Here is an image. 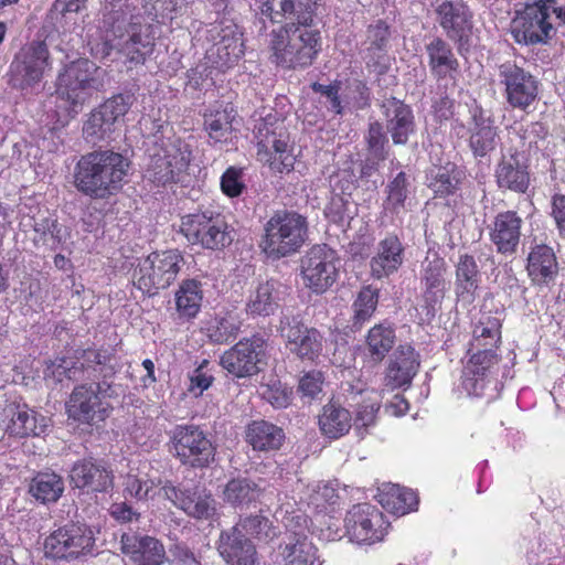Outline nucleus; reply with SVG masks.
Instances as JSON below:
<instances>
[{
	"label": "nucleus",
	"mask_w": 565,
	"mask_h": 565,
	"mask_svg": "<svg viewBox=\"0 0 565 565\" xmlns=\"http://www.w3.org/2000/svg\"><path fill=\"white\" fill-rule=\"evenodd\" d=\"M286 347L301 361L315 363L322 355L326 338L315 327H308L301 321L289 324L286 334Z\"/></svg>",
	"instance_id": "27"
},
{
	"label": "nucleus",
	"mask_w": 565,
	"mask_h": 565,
	"mask_svg": "<svg viewBox=\"0 0 565 565\" xmlns=\"http://www.w3.org/2000/svg\"><path fill=\"white\" fill-rule=\"evenodd\" d=\"M141 35L135 26L128 33V38L118 43V53L125 57V63L128 64V68H132V65H138L141 60Z\"/></svg>",
	"instance_id": "60"
},
{
	"label": "nucleus",
	"mask_w": 565,
	"mask_h": 565,
	"mask_svg": "<svg viewBox=\"0 0 565 565\" xmlns=\"http://www.w3.org/2000/svg\"><path fill=\"white\" fill-rule=\"evenodd\" d=\"M396 342V332L390 322L374 324L365 335L364 354L372 364H380Z\"/></svg>",
	"instance_id": "41"
},
{
	"label": "nucleus",
	"mask_w": 565,
	"mask_h": 565,
	"mask_svg": "<svg viewBox=\"0 0 565 565\" xmlns=\"http://www.w3.org/2000/svg\"><path fill=\"white\" fill-rule=\"evenodd\" d=\"M503 321L492 315H483L472 327L470 348L500 349Z\"/></svg>",
	"instance_id": "48"
},
{
	"label": "nucleus",
	"mask_w": 565,
	"mask_h": 565,
	"mask_svg": "<svg viewBox=\"0 0 565 565\" xmlns=\"http://www.w3.org/2000/svg\"><path fill=\"white\" fill-rule=\"evenodd\" d=\"M134 100L130 94H118L93 109L83 127L85 138L93 143L109 139L118 118L125 115Z\"/></svg>",
	"instance_id": "20"
},
{
	"label": "nucleus",
	"mask_w": 565,
	"mask_h": 565,
	"mask_svg": "<svg viewBox=\"0 0 565 565\" xmlns=\"http://www.w3.org/2000/svg\"><path fill=\"white\" fill-rule=\"evenodd\" d=\"M278 285L273 279L260 282L248 298L246 312L253 317L274 315L279 307Z\"/></svg>",
	"instance_id": "47"
},
{
	"label": "nucleus",
	"mask_w": 565,
	"mask_h": 565,
	"mask_svg": "<svg viewBox=\"0 0 565 565\" xmlns=\"http://www.w3.org/2000/svg\"><path fill=\"white\" fill-rule=\"evenodd\" d=\"M407 199V179L405 172L401 171L387 184L386 209L398 212L404 207Z\"/></svg>",
	"instance_id": "58"
},
{
	"label": "nucleus",
	"mask_w": 565,
	"mask_h": 565,
	"mask_svg": "<svg viewBox=\"0 0 565 565\" xmlns=\"http://www.w3.org/2000/svg\"><path fill=\"white\" fill-rule=\"evenodd\" d=\"M377 501L386 511L395 515L413 512L419 503L415 491L393 483L383 484L379 489Z\"/></svg>",
	"instance_id": "42"
},
{
	"label": "nucleus",
	"mask_w": 565,
	"mask_h": 565,
	"mask_svg": "<svg viewBox=\"0 0 565 565\" xmlns=\"http://www.w3.org/2000/svg\"><path fill=\"white\" fill-rule=\"evenodd\" d=\"M143 268V294L156 295L159 290L168 288L180 271L183 257L178 250H166L150 254Z\"/></svg>",
	"instance_id": "22"
},
{
	"label": "nucleus",
	"mask_w": 565,
	"mask_h": 565,
	"mask_svg": "<svg viewBox=\"0 0 565 565\" xmlns=\"http://www.w3.org/2000/svg\"><path fill=\"white\" fill-rule=\"evenodd\" d=\"M236 525L258 540H271L276 536V527L273 522L262 514L245 516Z\"/></svg>",
	"instance_id": "53"
},
{
	"label": "nucleus",
	"mask_w": 565,
	"mask_h": 565,
	"mask_svg": "<svg viewBox=\"0 0 565 565\" xmlns=\"http://www.w3.org/2000/svg\"><path fill=\"white\" fill-rule=\"evenodd\" d=\"M494 178L497 186L502 191L524 194L531 184L530 158L516 148L509 149L499 159Z\"/></svg>",
	"instance_id": "21"
},
{
	"label": "nucleus",
	"mask_w": 565,
	"mask_h": 565,
	"mask_svg": "<svg viewBox=\"0 0 565 565\" xmlns=\"http://www.w3.org/2000/svg\"><path fill=\"white\" fill-rule=\"evenodd\" d=\"M466 180V173L456 163L448 162L445 166L433 169L428 174V188L433 191L434 198L447 201V205H457L460 198L459 191Z\"/></svg>",
	"instance_id": "36"
},
{
	"label": "nucleus",
	"mask_w": 565,
	"mask_h": 565,
	"mask_svg": "<svg viewBox=\"0 0 565 565\" xmlns=\"http://www.w3.org/2000/svg\"><path fill=\"white\" fill-rule=\"evenodd\" d=\"M429 72L437 81L455 78L460 71L459 60L447 39L435 35L425 44Z\"/></svg>",
	"instance_id": "35"
},
{
	"label": "nucleus",
	"mask_w": 565,
	"mask_h": 565,
	"mask_svg": "<svg viewBox=\"0 0 565 565\" xmlns=\"http://www.w3.org/2000/svg\"><path fill=\"white\" fill-rule=\"evenodd\" d=\"M129 172V161L113 150H95L81 157L75 167L76 189L95 200L117 194Z\"/></svg>",
	"instance_id": "1"
},
{
	"label": "nucleus",
	"mask_w": 565,
	"mask_h": 565,
	"mask_svg": "<svg viewBox=\"0 0 565 565\" xmlns=\"http://www.w3.org/2000/svg\"><path fill=\"white\" fill-rule=\"evenodd\" d=\"M64 490L63 477L51 470L36 472L29 483L30 495L42 504L56 503Z\"/></svg>",
	"instance_id": "44"
},
{
	"label": "nucleus",
	"mask_w": 565,
	"mask_h": 565,
	"mask_svg": "<svg viewBox=\"0 0 565 565\" xmlns=\"http://www.w3.org/2000/svg\"><path fill=\"white\" fill-rule=\"evenodd\" d=\"M104 71L87 58L70 63L57 77V97L70 103L68 113H78L93 90L104 86Z\"/></svg>",
	"instance_id": "8"
},
{
	"label": "nucleus",
	"mask_w": 565,
	"mask_h": 565,
	"mask_svg": "<svg viewBox=\"0 0 565 565\" xmlns=\"http://www.w3.org/2000/svg\"><path fill=\"white\" fill-rule=\"evenodd\" d=\"M381 108L393 143L406 145L409 136L414 135L416 130L412 107L404 100L392 96L385 99Z\"/></svg>",
	"instance_id": "30"
},
{
	"label": "nucleus",
	"mask_w": 565,
	"mask_h": 565,
	"mask_svg": "<svg viewBox=\"0 0 565 565\" xmlns=\"http://www.w3.org/2000/svg\"><path fill=\"white\" fill-rule=\"evenodd\" d=\"M307 239V218L295 211L277 210L264 224L258 246L268 259L279 260L299 253Z\"/></svg>",
	"instance_id": "4"
},
{
	"label": "nucleus",
	"mask_w": 565,
	"mask_h": 565,
	"mask_svg": "<svg viewBox=\"0 0 565 565\" xmlns=\"http://www.w3.org/2000/svg\"><path fill=\"white\" fill-rule=\"evenodd\" d=\"M222 192L231 199L238 198L246 190L244 168L231 166L221 175Z\"/></svg>",
	"instance_id": "57"
},
{
	"label": "nucleus",
	"mask_w": 565,
	"mask_h": 565,
	"mask_svg": "<svg viewBox=\"0 0 565 565\" xmlns=\"http://www.w3.org/2000/svg\"><path fill=\"white\" fill-rule=\"evenodd\" d=\"M340 258L327 244L310 247L300 259L303 286L312 294L322 295L339 279Z\"/></svg>",
	"instance_id": "13"
},
{
	"label": "nucleus",
	"mask_w": 565,
	"mask_h": 565,
	"mask_svg": "<svg viewBox=\"0 0 565 565\" xmlns=\"http://www.w3.org/2000/svg\"><path fill=\"white\" fill-rule=\"evenodd\" d=\"M171 132L168 124H160L154 134L147 137L149 180L157 185L184 183L189 180L192 150L188 143Z\"/></svg>",
	"instance_id": "2"
},
{
	"label": "nucleus",
	"mask_w": 565,
	"mask_h": 565,
	"mask_svg": "<svg viewBox=\"0 0 565 565\" xmlns=\"http://www.w3.org/2000/svg\"><path fill=\"white\" fill-rule=\"evenodd\" d=\"M143 491V499L168 500L186 515L196 520H211L216 515V501L211 493L199 492L196 489L179 488L170 481L157 484L151 482Z\"/></svg>",
	"instance_id": "10"
},
{
	"label": "nucleus",
	"mask_w": 565,
	"mask_h": 565,
	"mask_svg": "<svg viewBox=\"0 0 565 565\" xmlns=\"http://www.w3.org/2000/svg\"><path fill=\"white\" fill-rule=\"evenodd\" d=\"M167 561L163 544L151 536H143V565H162Z\"/></svg>",
	"instance_id": "62"
},
{
	"label": "nucleus",
	"mask_w": 565,
	"mask_h": 565,
	"mask_svg": "<svg viewBox=\"0 0 565 565\" xmlns=\"http://www.w3.org/2000/svg\"><path fill=\"white\" fill-rule=\"evenodd\" d=\"M292 395V388L279 381L267 384L263 391L264 399L277 409L287 408L291 404Z\"/></svg>",
	"instance_id": "59"
},
{
	"label": "nucleus",
	"mask_w": 565,
	"mask_h": 565,
	"mask_svg": "<svg viewBox=\"0 0 565 565\" xmlns=\"http://www.w3.org/2000/svg\"><path fill=\"white\" fill-rule=\"evenodd\" d=\"M49 66L50 52L46 44L32 41L23 45L10 63L8 84L23 96L39 94Z\"/></svg>",
	"instance_id": "6"
},
{
	"label": "nucleus",
	"mask_w": 565,
	"mask_h": 565,
	"mask_svg": "<svg viewBox=\"0 0 565 565\" xmlns=\"http://www.w3.org/2000/svg\"><path fill=\"white\" fill-rule=\"evenodd\" d=\"M380 299V289L373 285L363 286L356 294L352 306V327L360 330L374 316Z\"/></svg>",
	"instance_id": "49"
},
{
	"label": "nucleus",
	"mask_w": 565,
	"mask_h": 565,
	"mask_svg": "<svg viewBox=\"0 0 565 565\" xmlns=\"http://www.w3.org/2000/svg\"><path fill=\"white\" fill-rule=\"evenodd\" d=\"M344 523L350 540L359 544L381 542L390 527L384 513L371 503L353 505L348 511Z\"/></svg>",
	"instance_id": "17"
},
{
	"label": "nucleus",
	"mask_w": 565,
	"mask_h": 565,
	"mask_svg": "<svg viewBox=\"0 0 565 565\" xmlns=\"http://www.w3.org/2000/svg\"><path fill=\"white\" fill-rule=\"evenodd\" d=\"M446 274L447 264L444 258L436 256L426 259L420 274L422 298L426 312L433 316L441 308L449 288Z\"/></svg>",
	"instance_id": "25"
},
{
	"label": "nucleus",
	"mask_w": 565,
	"mask_h": 565,
	"mask_svg": "<svg viewBox=\"0 0 565 565\" xmlns=\"http://www.w3.org/2000/svg\"><path fill=\"white\" fill-rule=\"evenodd\" d=\"M498 351L499 349L469 347L468 352L471 354L463 367L462 376V385L469 394L481 395L484 379L501 361Z\"/></svg>",
	"instance_id": "29"
},
{
	"label": "nucleus",
	"mask_w": 565,
	"mask_h": 565,
	"mask_svg": "<svg viewBox=\"0 0 565 565\" xmlns=\"http://www.w3.org/2000/svg\"><path fill=\"white\" fill-rule=\"evenodd\" d=\"M170 451L183 465L194 469L210 467L216 447L196 425H177L170 435Z\"/></svg>",
	"instance_id": "12"
},
{
	"label": "nucleus",
	"mask_w": 565,
	"mask_h": 565,
	"mask_svg": "<svg viewBox=\"0 0 565 565\" xmlns=\"http://www.w3.org/2000/svg\"><path fill=\"white\" fill-rule=\"evenodd\" d=\"M243 321L231 310L215 313L201 322L200 331L214 345L228 344L242 330Z\"/></svg>",
	"instance_id": "37"
},
{
	"label": "nucleus",
	"mask_w": 565,
	"mask_h": 565,
	"mask_svg": "<svg viewBox=\"0 0 565 565\" xmlns=\"http://www.w3.org/2000/svg\"><path fill=\"white\" fill-rule=\"evenodd\" d=\"M68 477L71 484L82 490L106 492L113 487L111 472L92 458L75 461Z\"/></svg>",
	"instance_id": "32"
},
{
	"label": "nucleus",
	"mask_w": 565,
	"mask_h": 565,
	"mask_svg": "<svg viewBox=\"0 0 565 565\" xmlns=\"http://www.w3.org/2000/svg\"><path fill=\"white\" fill-rule=\"evenodd\" d=\"M245 441L254 451H277L285 443L286 435L281 427L265 419H255L245 427Z\"/></svg>",
	"instance_id": "38"
},
{
	"label": "nucleus",
	"mask_w": 565,
	"mask_h": 565,
	"mask_svg": "<svg viewBox=\"0 0 565 565\" xmlns=\"http://www.w3.org/2000/svg\"><path fill=\"white\" fill-rule=\"evenodd\" d=\"M497 76L511 109L525 114L535 109L541 98V83L535 75L513 61H505L498 65Z\"/></svg>",
	"instance_id": "9"
},
{
	"label": "nucleus",
	"mask_w": 565,
	"mask_h": 565,
	"mask_svg": "<svg viewBox=\"0 0 565 565\" xmlns=\"http://www.w3.org/2000/svg\"><path fill=\"white\" fill-rule=\"evenodd\" d=\"M233 116L226 108L215 109L204 115V128L214 142H226L233 131Z\"/></svg>",
	"instance_id": "50"
},
{
	"label": "nucleus",
	"mask_w": 565,
	"mask_h": 565,
	"mask_svg": "<svg viewBox=\"0 0 565 565\" xmlns=\"http://www.w3.org/2000/svg\"><path fill=\"white\" fill-rule=\"evenodd\" d=\"M77 372L76 362L67 358H56L44 363L43 379L47 385L63 383L74 379Z\"/></svg>",
	"instance_id": "52"
},
{
	"label": "nucleus",
	"mask_w": 565,
	"mask_h": 565,
	"mask_svg": "<svg viewBox=\"0 0 565 565\" xmlns=\"http://www.w3.org/2000/svg\"><path fill=\"white\" fill-rule=\"evenodd\" d=\"M263 495L262 487L247 477L230 479L223 489V500L233 508H248Z\"/></svg>",
	"instance_id": "43"
},
{
	"label": "nucleus",
	"mask_w": 565,
	"mask_h": 565,
	"mask_svg": "<svg viewBox=\"0 0 565 565\" xmlns=\"http://www.w3.org/2000/svg\"><path fill=\"white\" fill-rule=\"evenodd\" d=\"M405 259V246L395 233H387L376 245L370 259L371 277L377 280L388 278L399 270Z\"/></svg>",
	"instance_id": "28"
},
{
	"label": "nucleus",
	"mask_w": 565,
	"mask_h": 565,
	"mask_svg": "<svg viewBox=\"0 0 565 565\" xmlns=\"http://www.w3.org/2000/svg\"><path fill=\"white\" fill-rule=\"evenodd\" d=\"M267 340L260 333L242 338L220 356V365L235 379H249L267 365Z\"/></svg>",
	"instance_id": "11"
},
{
	"label": "nucleus",
	"mask_w": 565,
	"mask_h": 565,
	"mask_svg": "<svg viewBox=\"0 0 565 565\" xmlns=\"http://www.w3.org/2000/svg\"><path fill=\"white\" fill-rule=\"evenodd\" d=\"M211 362L203 359L201 363L189 374L188 392L198 397L209 390L213 382L214 375L210 369Z\"/></svg>",
	"instance_id": "56"
},
{
	"label": "nucleus",
	"mask_w": 565,
	"mask_h": 565,
	"mask_svg": "<svg viewBox=\"0 0 565 565\" xmlns=\"http://www.w3.org/2000/svg\"><path fill=\"white\" fill-rule=\"evenodd\" d=\"M253 134L259 162L278 173L294 170V146L281 115L277 111L268 113L256 122Z\"/></svg>",
	"instance_id": "5"
},
{
	"label": "nucleus",
	"mask_w": 565,
	"mask_h": 565,
	"mask_svg": "<svg viewBox=\"0 0 565 565\" xmlns=\"http://www.w3.org/2000/svg\"><path fill=\"white\" fill-rule=\"evenodd\" d=\"M550 215L555 223L559 237L565 238V194L555 193L552 195Z\"/></svg>",
	"instance_id": "64"
},
{
	"label": "nucleus",
	"mask_w": 565,
	"mask_h": 565,
	"mask_svg": "<svg viewBox=\"0 0 565 565\" xmlns=\"http://www.w3.org/2000/svg\"><path fill=\"white\" fill-rule=\"evenodd\" d=\"M435 21L458 51L468 46L473 34V11L463 0H436Z\"/></svg>",
	"instance_id": "15"
},
{
	"label": "nucleus",
	"mask_w": 565,
	"mask_h": 565,
	"mask_svg": "<svg viewBox=\"0 0 565 565\" xmlns=\"http://www.w3.org/2000/svg\"><path fill=\"white\" fill-rule=\"evenodd\" d=\"M311 89L315 93L324 96L329 100L331 106L330 108L335 115H341L343 113L340 99L341 83L339 81H334L329 85L315 82L311 84Z\"/></svg>",
	"instance_id": "61"
},
{
	"label": "nucleus",
	"mask_w": 565,
	"mask_h": 565,
	"mask_svg": "<svg viewBox=\"0 0 565 565\" xmlns=\"http://www.w3.org/2000/svg\"><path fill=\"white\" fill-rule=\"evenodd\" d=\"M499 142L498 127L494 119L484 109L477 106L471 111L469 127V148L476 158H484L495 150Z\"/></svg>",
	"instance_id": "31"
},
{
	"label": "nucleus",
	"mask_w": 565,
	"mask_h": 565,
	"mask_svg": "<svg viewBox=\"0 0 565 565\" xmlns=\"http://www.w3.org/2000/svg\"><path fill=\"white\" fill-rule=\"evenodd\" d=\"M318 424L322 435L338 439L350 431L352 416L342 405L331 401L322 407Z\"/></svg>",
	"instance_id": "45"
},
{
	"label": "nucleus",
	"mask_w": 565,
	"mask_h": 565,
	"mask_svg": "<svg viewBox=\"0 0 565 565\" xmlns=\"http://www.w3.org/2000/svg\"><path fill=\"white\" fill-rule=\"evenodd\" d=\"M391 39V26L386 21L379 19L366 29L367 53L386 52Z\"/></svg>",
	"instance_id": "55"
},
{
	"label": "nucleus",
	"mask_w": 565,
	"mask_h": 565,
	"mask_svg": "<svg viewBox=\"0 0 565 565\" xmlns=\"http://www.w3.org/2000/svg\"><path fill=\"white\" fill-rule=\"evenodd\" d=\"M103 385H107L108 388L111 387V384L106 379L98 384L75 387L66 402L68 417L87 424L95 420H104L106 408L102 407L99 397V393L105 392Z\"/></svg>",
	"instance_id": "24"
},
{
	"label": "nucleus",
	"mask_w": 565,
	"mask_h": 565,
	"mask_svg": "<svg viewBox=\"0 0 565 565\" xmlns=\"http://www.w3.org/2000/svg\"><path fill=\"white\" fill-rule=\"evenodd\" d=\"M207 34L209 40L213 42L209 50V56L217 68H231L244 55L243 33L237 24L230 21H221L213 24L209 29Z\"/></svg>",
	"instance_id": "19"
},
{
	"label": "nucleus",
	"mask_w": 565,
	"mask_h": 565,
	"mask_svg": "<svg viewBox=\"0 0 565 565\" xmlns=\"http://www.w3.org/2000/svg\"><path fill=\"white\" fill-rule=\"evenodd\" d=\"M349 98L356 109H365L371 105V90L362 79H353L349 85Z\"/></svg>",
	"instance_id": "63"
},
{
	"label": "nucleus",
	"mask_w": 565,
	"mask_h": 565,
	"mask_svg": "<svg viewBox=\"0 0 565 565\" xmlns=\"http://www.w3.org/2000/svg\"><path fill=\"white\" fill-rule=\"evenodd\" d=\"M455 274V292L457 299L471 305L476 300L480 282V270L475 257L470 254L460 255Z\"/></svg>",
	"instance_id": "40"
},
{
	"label": "nucleus",
	"mask_w": 565,
	"mask_h": 565,
	"mask_svg": "<svg viewBox=\"0 0 565 565\" xmlns=\"http://www.w3.org/2000/svg\"><path fill=\"white\" fill-rule=\"evenodd\" d=\"M364 139L369 152L377 162L385 161L388 158V140L381 122H370Z\"/></svg>",
	"instance_id": "54"
},
{
	"label": "nucleus",
	"mask_w": 565,
	"mask_h": 565,
	"mask_svg": "<svg viewBox=\"0 0 565 565\" xmlns=\"http://www.w3.org/2000/svg\"><path fill=\"white\" fill-rule=\"evenodd\" d=\"M202 282L196 279H184L174 294L175 310L180 319H194L202 307Z\"/></svg>",
	"instance_id": "46"
},
{
	"label": "nucleus",
	"mask_w": 565,
	"mask_h": 565,
	"mask_svg": "<svg viewBox=\"0 0 565 565\" xmlns=\"http://www.w3.org/2000/svg\"><path fill=\"white\" fill-rule=\"evenodd\" d=\"M217 550L228 565L257 564L255 545L242 533L237 525L221 532Z\"/></svg>",
	"instance_id": "34"
},
{
	"label": "nucleus",
	"mask_w": 565,
	"mask_h": 565,
	"mask_svg": "<svg viewBox=\"0 0 565 565\" xmlns=\"http://www.w3.org/2000/svg\"><path fill=\"white\" fill-rule=\"evenodd\" d=\"M523 218L513 210L498 212L488 225L489 239L499 255L516 254L522 237Z\"/></svg>",
	"instance_id": "23"
},
{
	"label": "nucleus",
	"mask_w": 565,
	"mask_h": 565,
	"mask_svg": "<svg viewBox=\"0 0 565 565\" xmlns=\"http://www.w3.org/2000/svg\"><path fill=\"white\" fill-rule=\"evenodd\" d=\"M33 230L36 234L34 242L42 243L51 249H56L64 243L70 233L56 218L45 217L34 222Z\"/></svg>",
	"instance_id": "51"
},
{
	"label": "nucleus",
	"mask_w": 565,
	"mask_h": 565,
	"mask_svg": "<svg viewBox=\"0 0 565 565\" xmlns=\"http://www.w3.org/2000/svg\"><path fill=\"white\" fill-rule=\"evenodd\" d=\"M180 233L189 244L210 250H223L234 239L233 228L225 216L213 211H201L182 216Z\"/></svg>",
	"instance_id": "7"
},
{
	"label": "nucleus",
	"mask_w": 565,
	"mask_h": 565,
	"mask_svg": "<svg viewBox=\"0 0 565 565\" xmlns=\"http://www.w3.org/2000/svg\"><path fill=\"white\" fill-rule=\"evenodd\" d=\"M279 548L284 565H322L318 547L303 532L289 535Z\"/></svg>",
	"instance_id": "39"
},
{
	"label": "nucleus",
	"mask_w": 565,
	"mask_h": 565,
	"mask_svg": "<svg viewBox=\"0 0 565 565\" xmlns=\"http://www.w3.org/2000/svg\"><path fill=\"white\" fill-rule=\"evenodd\" d=\"M525 270L530 282L537 289L551 288L559 273L556 254L547 244H535L526 257Z\"/></svg>",
	"instance_id": "26"
},
{
	"label": "nucleus",
	"mask_w": 565,
	"mask_h": 565,
	"mask_svg": "<svg viewBox=\"0 0 565 565\" xmlns=\"http://www.w3.org/2000/svg\"><path fill=\"white\" fill-rule=\"evenodd\" d=\"M6 413L10 422L6 427L9 436L17 438L40 437L46 434L50 418L31 409L28 405H9Z\"/></svg>",
	"instance_id": "33"
},
{
	"label": "nucleus",
	"mask_w": 565,
	"mask_h": 565,
	"mask_svg": "<svg viewBox=\"0 0 565 565\" xmlns=\"http://www.w3.org/2000/svg\"><path fill=\"white\" fill-rule=\"evenodd\" d=\"M321 51L320 29L278 25L268 33V58L285 71H303L312 66Z\"/></svg>",
	"instance_id": "3"
},
{
	"label": "nucleus",
	"mask_w": 565,
	"mask_h": 565,
	"mask_svg": "<svg viewBox=\"0 0 565 565\" xmlns=\"http://www.w3.org/2000/svg\"><path fill=\"white\" fill-rule=\"evenodd\" d=\"M320 0H265L259 10L271 23L294 28L318 26Z\"/></svg>",
	"instance_id": "16"
},
{
	"label": "nucleus",
	"mask_w": 565,
	"mask_h": 565,
	"mask_svg": "<svg viewBox=\"0 0 565 565\" xmlns=\"http://www.w3.org/2000/svg\"><path fill=\"white\" fill-rule=\"evenodd\" d=\"M93 531L78 523H71L53 531L44 542L45 554L54 559L73 561L94 555Z\"/></svg>",
	"instance_id": "14"
},
{
	"label": "nucleus",
	"mask_w": 565,
	"mask_h": 565,
	"mask_svg": "<svg viewBox=\"0 0 565 565\" xmlns=\"http://www.w3.org/2000/svg\"><path fill=\"white\" fill-rule=\"evenodd\" d=\"M542 7L525 3L515 11L511 21V34L514 41L523 45L547 43L555 33L551 17L542 11Z\"/></svg>",
	"instance_id": "18"
}]
</instances>
